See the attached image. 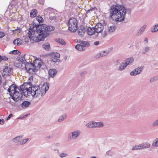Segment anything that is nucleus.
<instances>
[{
	"mask_svg": "<svg viewBox=\"0 0 158 158\" xmlns=\"http://www.w3.org/2000/svg\"><path fill=\"white\" fill-rule=\"evenodd\" d=\"M33 25L32 28H30L28 34L30 40L35 42L44 40L49 35L48 32L54 29L53 26L45 24H37L34 23Z\"/></svg>",
	"mask_w": 158,
	"mask_h": 158,
	"instance_id": "f257e3e1",
	"label": "nucleus"
},
{
	"mask_svg": "<svg viewBox=\"0 0 158 158\" xmlns=\"http://www.w3.org/2000/svg\"><path fill=\"white\" fill-rule=\"evenodd\" d=\"M110 18L116 22H121L125 18L126 10L122 6H113L111 8Z\"/></svg>",
	"mask_w": 158,
	"mask_h": 158,
	"instance_id": "f03ea898",
	"label": "nucleus"
},
{
	"mask_svg": "<svg viewBox=\"0 0 158 158\" xmlns=\"http://www.w3.org/2000/svg\"><path fill=\"white\" fill-rule=\"evenodd\" d=\"M49 84L47 82L44 83L40 89L38 86H33L30 87V92L34 98H40L44 95L48 90Z\"/></svg>",
	"mask_w": 158,
	"mask_h": 158,
	"instance_id": "7ed1b4c3",
	"label": "nucleus"
},
{
	"mask_svg": "<svg viewBox=\"0 0 158 158\" xmlns=\"http://www.w3.org/2000/svg\"><path fill=\"white\" fill-rule=\"evenodd\" d=\"M77 20L75 18L70 19L68 21L69 29L72 32H75L77 28Z\"/></svg>",
	"mask_w": 158,
	"mask_h": 158,
	"instance_id": "20e7f679",
	"label": "nucleus"
},
{
	"mask_svg": "<svg viewBox=\"0 0 158 158\" xmlns=\"http://www.w3.org/2000/svg\"><path fill=\"white\" fill-rule=\"evenodd\" d=\"M30 82L25 83L23 85H22L20 89L22 91L23 94L25 96L31 94L30 92Z\"/></svg>",
	"mask_w": 158,
	"mask_h": 158,
	"instance_id": "39448f33",
	"label": "nucleus"
},
{
	"mask_svg": "<svg viewBox=\"0 0 158 158\" xmlns=\"http://www.w3.org/2000/svg\"><path fill=\"white\" fill-rule=\"evenodd\" d=\"M10 96H11L12 98L15 102H17L21 99L23 96L21 90H17L15 92H11L10 93Z\"/></svg>",
	"mask_w": 158,
	"mask_h": 158,
	"instance_id": "423d86ee",
	"label": "nucleus"
},
{
	"mask_svg": "<svg viewBox=\"0 0 158 158\" xmlns=\"http://www.w3.org/2000/svg\"><path fill=\"white\" fill-rule=\"evenodd\" d=\"M81 133L79 130H76L69 133L68 135V138L70 140H75L78 138Z\"/></svg>",
	"mask_w": 158,
	"mask_h": 158,
	"instance_id": "0eeeda50",
	"label": "nucleus"
},
{
	"mask_svg": "<svg viewBox=\"0 0 158 158\" xmlns=\"http://www.w3.org/2000/svg\"><path fill=\"white\" fill-rule=\"evenodd\" d=\"M25 68L27 72L30 73L32 72H35L34 69H32L34 67V64L32 63L27 62L25 64Z\"/></svg>",
	"mask_w": 158,
	"mask_h": 158,
	"instance_id": "6e6552de",
	"label": "nucleus"
},
{
	"mask_svg": "<svg viewBox=\"0 0 158 158\" xmlns=\"http://www.w3.org/2000/svg\"><path fill=\"white\" fill-rule=\"evenodd\" d=\"M51 60L54 62H59L60 60V55L57 52L52 53L51 55Z\"/></svg>",
	"mask_w": 158,
	"mask_h": 158,
	"instance_id": "1a4fd4ad",
	"label": "nucleus"
},
{
	"mask_svg": "<svg viewBox=\"0 0 158 158\" xmlns=\"http://www.w3.org/2000/svg\"><path fill=\"white\" fill-rule=\"evenodd\" d=\"M94 27L95 32L97 33H99L103 30L104 26L101 23H98Z\"/></svg>",
	"mask_w": 158,
	"mask_h": 158,
	"instance_id": "9d476101",
	"label": "nucleus"
},
{
	"mask_svg": "<svg viewBox=\"0 0 158 158\" xmlns=\"http://www.w3.org/2000/svg\"><path fill=\"white\" fill-rule=\"evenodd\" d=\"M17 90H19V88L17 87L15 85L13 84L9 86L7 91L10 94L11 92H15Z\"/></svg>",
	"mask_w": 158,
	"mask_h": 158,
	"instance_id": "9b49d317",
	"label": "nucleus"
},
{
	"mask_svg": "<svg viewBox=\"0 0 158 158\" xmlns=\"http://www.w3.org/2000/svg\"><path fill=\"white\" fill-rule=\"evenodd\" d=\"M142 68H138L135 69L133 71L131 72L130 75L131 76H135L140 73L142 70Z\"/></svg>",
	"mask_w": 158,
	"mask_h": 158,
	"instance_id": "f8f14e48",
	"label": "nucleus"
},
{
	"mask_svg": "<svg viewBox=\"0 0 158 158\" xmlns=\"http://www.w3.org/2000/svg\"><path fill=\"white\" fill-rule=\"evenodd\" d=\"M85 28L82 26H80L78 30V34L81 37H83L85 32Z\"/></svg>",
	"mask_w": 158,
	"mask_h": 158,
	"instance_id": "ddd939ff",
	"label": "nucleus"
},
{
	"mask_svg": "<svg viewBox=\"0 0 158 158\" xmlns=\"http://www.w3.org/2000/svg\"><path fill=\"white\" fill-rule=\"evenodd\" d=\"M57 73V70L55 69H50L48 71V73L50 77H54L56 75Z\"/></svg>",
	"mask_w": 158,
	"mask_h": 158,
	"instance_id": "4468645a",
	"label": "nucleus"
},
{
	"mask_svg": "<svg viewBox=\"0 0 158 158\" xmlns=\"http://www.w3.org/2000/svg\"><path fill=\"white\" fill-rule=\"evenodd\" d=\"M86 32L88 35H92L95 33V31L94 27H88L87 28Z\"/></svg>",
	"mask_w": 158,
	"mask_h": 158,
	"instance_id": "2eb2a0df",
	"label": "nucleus"
},
{
	"mask_svg": "<svg viewBox=\"0 0 158 158\" xmlns=\"http://www.w3.org/2000/svg\"><path fill=\"white\" fill-rule=\"evenodd\" d=\"M141 150L148 148H150V145L148 142L143 143L140 144Z\"/></svg>",
	"mask_w": 158,
	"mask_h": 158,
	"instance_id": "dca6fc26",
	"label": "nucleus"
},
{
	"mask_svg": "<svg viewBox=\"0 0 158 158\" xmlns=\"http://www.w3.org/2000/svg\"><path fill=\"white\" fill-rule=\"evenodd\" d=\"M25 54L23 55V56H21V57H18L17 58L18 60L20 62L21 64H25L26 63V58L25 57Z\"/></svg>",
	"mask_w": 158,
	"mask_h": 158,
	"instance_id": "f3484780",
	"label": "nucleus"
},
{
	"mask_svg": "<svg viewBox=\"0 0 158 158\" xmlns=\"http://www.w3.org/2000/svg\"><path fill=\"white\" fill-rule=\"evenodd\" d=\"M34 66L35 67H37L38 68H40L42 66V62L41 61H39V60H35V61L34 62Z\"/></svg>",
	"mask_w": 158,
	"mask_h": 158,
	"instance_id": "a211bd4d",
	"label": "nucleus"
},
{
	"mask_svg": "<svg viewBox=\"0 0 158 158\" xmlns=\"http://www.w3.org/2000/svg\"><path fill=\"white\" fill-rule=\"evenodd\" d=\"M23 136L20 135L17 136L13 139V141L15 143H18L17 145H20V141H21V139L23 138Z\"/></svg>",
	"mask_w": 158,
	"mask_h": 158,
	"instance_id": "6ab92c4d",
	"label": "nucleus"
},
{
	"mask_svg": "<svg viewBox=\"0 0 158 158\" xmlns=\"http://www.w3.org/2000/svg\"><path fill=\"white\" fill-rule=\"evenodd\" d=\"M13 44L15 45H20L22 44V40L19 38H17L13 41Z\"/></svg>",
	"mask_w": 158,
	"mask_h": 158,
	"instance_id": "aec40b11",
	"label": "nucleus"
},
{
	"mask_svg": "<svg viewBox=\"0 0 158 158\" xmlns=\"http://www.w3.org/2000/svg\"><path fill=\"white\" fill-rule=\"evenodd\" d=\"M134 59L132 57L127 59L125 61V63L127 66L128 65L131 64L134 61Z\"/></svg>",
	"mask_w": 158,
	"mask_h": 158,
	"instance_id": "412c9836",
	"label": "nucleus"
},
{
	"mask_svg": "<svg viewBox=\"0 0 158 158\" xmlns=\"http://www.w3.org/2000/svg\"><path fill=\"white\" fill-rule=\"evenodd\" d=\"M31 104L30 102L25 101H23L21 104V106L23 108H26L29 106Z\"/></svg>",
	"mask_w": 158,
	"mask_h": 158,
	"instance_id": "4be33fe9",
	"label": "nucleus"
},
{
	"mask_svg": "<svg viewBox=\"0 0 158 158\" xmlns=\"http://www.w3.org/2000/svg\"><path fill=\"white\" fill-rule=\"evenodd\" d=\"M75 48L79 51H83L85 50L84 46L81 44H77L75 46Z\"/></svg>",
	"mask_w": 158,
	"mask_h": 158,
	"instance_id": "5701e85b",
	"label": "nucleus"
},
{
	"mask_svg": "<svg viewBox=\"0 0 158 158\" xmlns=\"http://www.w3.org/2000/svg\"><path fill=\"white\" fill-rule=\"evenodd\" d=\"M37 15V11L35 9H33L30 13V16L31 18L35 17Z\"/></svg>",
	"mask_w": 158,
	"mask_h": 158,
	"instance_id": "b1692460",
	"label": "nucleus"
},
{
	"mask_svg": "<svg viewBox=\"0 0 158 158\" xmlns=\"http://www.w3.org/2000/svg\"><path fill=\"white\" fill-rule=\"evenodd\" d=\"M12 71V69L10 67H7L4 69L5 72V74L9 75Z\"/></svg>",
	"mask_w": 158,
	"mask_h": 158,
	"instance_id": "393cba45",
	"label": "nucleus"
},
{
	"mask_svg": "<svg viewBox=\"0 0 158 158\" xmlns=\"http://www.w3.org/2000/svg\"><path fill=\"white\" fill-rule=\"evenodd\" d=\"M146 27V25H143L139 30L137 34V35H139L142 34L145 30Z\"/></svg>",
	"mask_w": 158,
	"mask_h": 158,
	"instance_id": "a878e982",
	"label": "nucleus"
},
{
	"mask_svg": "<svg viewBox=\"0 0 158 158\" xmlns=\"http://www.w3.org/2000/svg\"><path fill=\"white\" fill-rule=\"evenodd\" d=\"M115 30V26L114 25L110 26L108 27L107 29L108 32L109 33H110L114 32Z\"/></svg>",
	"mask_w": 158,
	"mask_h": 158,
	"instance_id": "bb28decb",
	"label": "nucleus"
},
{
	"mask_svg": "<svg viewBox=\"0 0 158 158\" xmlns=\"http://www.w3.org/2000/svg\"><path fill=\"white\" fill-rule=\"evenodd\" d=\"M94 128L101 127L103 126V124L101 122H94Z\"/></svg>",
	"mask_w": 158,
	"mask_h": 158,
	"instance_id": "cd10ccee",
	"label": "nucleus"
},
{
	"mask_svg": "<svg viewBox=\"0 0 158 158\" xmlns=\"http://www.w3.org/2000/svg\"><path fill=\"white\" fill-rule=\"evenodd\" d=\"M141 150L140 144L135 145L132 146L131 148V150L134 151V150Z\"/></svg>",
	"mask_w": 158,
	"mask_h": 158,
	"instance_id": "c85d7f7f",
	"label": "nucleus"
},
{
	"mask_svg": "<svg viewBox=\"0 0 158 158\" xmlns=\"http://www.w3.org/2000/svg\"><path fill=\"white\" fill-rule=\"evenodd\" d=\"M127 67V65L126 64L125 62L122 63L120 64L119 68V70L122 71L123 70Z\"/></svg>",
	"mask_w": 158,
	"mask_h": 158,
	"instance_id": "c756f323",
	"label": "nucleus"
},
{
	"mask_svg": "<svg viewBox=\"0 0 158 158\" xmlns=\"http://www.w3.org/2000/svg\"><path fill=\"white\" fill-rule=\"evenodd\" d=\"M151 31L153 33L157 31H158V24L154 25Z\"/></svg>",
	"mask_w": 158,
	"mask_h": 158,
	"instance_id": "7c9ffc66",
	"label": "nucleus"
},
{
	"mask_svg": "<svg viewBox=\"0 0 158 158\" xmlns=\"http://www.w3.org/2000/svg\"><path fill=\"white\" fill-rule=\"evenodd\" d=\"M86 126L89 128H94V122H90L87 123Z\"/></svg>",
	"mask_w": 158,
	"mask_h": 158,
	"instance_id": "2f4dec72",
	"label": "nucleus"
},
{
	"mask_svg": "<svg viewBox=\"0 0 158 158\" xmlns=\"http://www.w3.org/2000/svg\"><path fill=\"white\" fill-rule=\"evenodd\" d=\"M42 47L44 49L48 50L50 48V45L48 43H46L44 44H43L42 45Z\"/></svg>",
	"mask_w": 158,
	"mask_h": 158,
	"instance_id": "473e14b6",
	"label": "nucleus"
},
{
	"mask_svg": "<svg viewBox=\"0 0 158 158\" xmlns=\"http://www.w3.org/2000/svg\"><path fill=\"white\" fill-rule=\"evenodd\" d=\"M80 43L82 44V45L84 46V47H89L90 46V45L89 43L86 41H80Z\"/></svg>",
	"mask_w": 158,
	"mask_h": 158,
	"instance_id": "72a5a7b5",
	"label": "nucleus"
},
{
	"mask_svg": "<svg viewBox=\"0 0 158 158\" xmlns=\"http://www.w3.org/2000/svg\"><path fill=\"white\" fill-rule=\"evenodd\" d=\"M66 115L65 114L60 116L58 119V122H60L63 121L66 118Z\"/></svg>",
	"mask_w": 158,
	"mask_h": 158,
	"instance_id": "f704fd0d",
	"label": "nucleus"
},
{
	"mask_svg": "<svg viewBox=\"0 0 158 158\" xmlns=\"http://www.w3.org/2000/svg\"><path fill=\"white\" fill-rule=\"evenodd\" d=\"M152 146L153 147H158V138H156L152 143Z\"/></svg>",
	"mask_w": 158,
	"mask_h": 158,
	"instance_id": "c9c22d12",
	"label": "nucleus"
},
{
	"mask_svg": "<svg viewBox=\"0 0 158 158\" xmlns=\"http://www.w3.org/2000/svg\"><path fill=\"white\" fill-rule=\"evenodd\" d=\"M28 138H26L21 140L20 141V145H22L25 144L29 140Z\"/></svg>",
	"mask_w": 158,
	"mask_h": 158,
	"instance_id": "e433bc0d",
	"label": "nucleus"
},
{
	"mask_svg": "<svg viewBox=\"0 0 158 158\" xmlns=\"http://www.w3.org/2000/svg\"><path fill=\"white\" fill-rule=\"evenodd\" d=\"M56 41L57 43L63 45H65V42L64 40L62 39H59L56 40Z\"/></svg>",
	"mask_w": 158,
	"mask_h": 158,
	"instance_id": "4c0bfd02",
	"label": "nucleus"
},
{
	"mask_svg": "<svg viewBox=\"0 0 158 158\" xmlns=\"http://www.w3.org/2000/svg\"><path fill=\"white\" fill-rule=\"evenodd\" d=\"M152 126L153 127L158 126V118L156 119L152 123Z\"/></svg>",
	"mask_w": 158,
	"mask_h": 158,
	"instance_id": "58836bf2",
	"label": "nucleus"
},
{
	"mask_svg": "<svg viewBox=\"0 0 158 158\" xmlns=\"http://www.w3.org/2000/svg\"><path fill=\"white\" fill-rule=\"evenodd\" d=\"M36 20L39 22V23H42L43 21V19L40 16H38L36 18Z\"/></svg>",
	"mask_w": 158,
	"mask_h": 158,
	"instance_id": "ea45409f",
	"label": "nucleus"
},
{
	"mask_svg": "<svg viewBox=\"0 0 158 158\" xmlns=\"http://www.w3.org/2000/svg\"><path fill=\"white\" fill-rule=\"evenodd\" d=\"M103 86L104 88L106 89H109L110 87V85L108 83L106 82L104 84Z\"/></svg>",
	"mask_w": 158,
	"mask_h": 158,
	"instance_id": "a19ab883",
	"label": "nucleus"
},
{
	"mask_svg": "<svg viewBox=\"0 0 158 158\" xmlns=\"http://www.w3.org/2000/svg\"><path fill=\"white\" fill-rule=\"evenodd\" d=\"M19 53V52L17 50H13L12 51H10L9 52V54H16Z\"/></svg>",
	"mask_w": 158,
	"mask_h": 158,
	"instance_id": "79ce46f5",
	"label": "nucleus"
},
{
	"mask_svg": "<svg viewBox=\"0 0 158 158\" xmlns=\"http://www.w3.org/2000/svg\"><path fill=\"white\" fill-rule=\"evenodd\" d=\"M150 47L148 46L145 47L144 48V52H143V53H145L148 52L150 50Z\"/></svg>",
	"mask_w": 158,
	"mask_h": 158,
	"instance_id": "37998d69",
	"label": "nucleus"
},
{
	"mask_svg": "<svg viewBox=\"0 0 158 158\" xmlns=\"http://www.w3.org/2000/svg\"><path fill=\"white\" fill-rule=\"evenodd\" d=\"M108 54V52H106L105 51H103L101 52V57L105 56Z\"/></svg>",
	"mask_w": 158,
	"mask_h": 158,
	"instance_id": "c03bdc74",
	"label": "nucleus"
},
{
	"mask_svg": "<svg viewBox=\"0 0 158 158\" xmlns=\"http://www.w3.org/2000/svg\"><path fill=\"white\" fill-rule=\"evenodd\" d=\"M158 79V77H156L153 78H152L150 79V81L151 82H153L157 80Z\"/></svg>",
	"mask_w": 158,
	"mask_h": 158,
	"instance_id": "a18cd8bd",
	"label": "nucleus"
},
{
	"mask_svg": "<svg viewBox=\"0 0 158 158\" xmlns=\"http://www.w3.org/2000/svg\"><path fill=\"white\" fill-rule=\"evenodd\" d=\"M20 27L17 28L15 30L13 31L14 33H19L20 32Z\"/></svg>",
	"mask_w": 158,
	"mask_h": 158,
	"instance_id": "49530a36",
	"label": "nucleus"
},
{
	"mask_svg": "<svg viewBox=\"0 0 158 158\" xmlns=\"http://www.w3.org/2000/svg\"><path fill=\"white\" fill-rule=\"evenodd\" d=\"M68 156V154L67 153H62L60 155V157L61 158H63L66 157Z\"/></svg>",
	"mask_w": 158,
	"mask_h": 158,
	"instance_id": "de8ad7c7",
	"label": "nucleus"
},
{
	"mask_svg": "<svg viewBox=\"0 0 158 158\" xmlns=\"http://www.w3.org/2000/svg\"><path fill=\"white\" fill-rule=\"evenodd\" d=\"M101 57V52L98 53L95 56V57L96 58H98Z\"/></svg>",
	"mask_w": 158,
	"mask_h": 158,
	"instance_id": "09e8293b",
	"label": "nucleus"
},
{
	"mask_svg": "<svg viewBox=\"0 0 158 158\" xmlns=\"http://www.w3.org/2000/svg\"><path fill=\"white\" fill-rule=\"evenodd\" d=\"M5 35V34L4 32H0V38L3 37Z\"/></svg>",
	"mask_w": 158,
	"mask_h": 158,
	"instance_id": "8fccbe9b",
	"label": "nucleus"
},
{
	"mask_svg": "<svg viewBox=\"0 0 158 158\" xmlns=\"http://www.w3.org/2000/svg\"><path fill=\"white\" fill-rule=\"evenodd\" d=\"M1 59L2 60H6L8 59V58L5 56H1Z\"/></svg>",
	"mask_w": 158,
	"mask_h": 158,
	"instance_id": "3c124183",
	"label": "nucleus"
},
{
	"mask_svg": "<svg viewBox=\"0 0 158 158\" xmlns=\"http://www.w3.org/2000/svg\"><path fill=\"white\" fill-rule=\"evenodd\" d=\"M95 9V8H91V9H90L89 10H88L87 12H86V13L87 14H88L89 12L90 11H93V10H94Z\"/></svg>",
	"mask_w": 158,
	"mask_h": 158,
	"instance_id": "603ef678",
	"label": "nucleus"
},
{
	"mask_svg": "<svg viewBox=\"0 0 158 158\" xmlns=\"http://www.w3.org/2000/svg\"><path fill=\"white\" fill-rule=\"evenodd\" d=\"M4 120L3 119H0V124L2 125L4 124Z\"/></svg>",
	"mask_w": 158,
	"mask_h": 158,
	"instance_id": "864d4df0",
	"label": "nucleus"
},
{
	"mask_svg": "<svg viewBox=\"0 0 158 158\" xmlns=\"http://www.w3.org/2000/svg\"><path fill=\"white\" fill-rule=\"evenodd\" d=\"M12 116V114H10L8 116L7 118L6 119V120L7 121L9 119H10L11 117Z\"/></svg>",
	"mask_w": 158,
	"mask_h": 158,
	"instance_id": "5fc2aeb1",
	"label": "nucleus"
},
{
	"mask_svg": "<svg viewBox=\"0 0 158 158\" xmlns=\"http://www.w3.org/2000/svg\"><path fill=\"white\" fill-rule=\"evenodd\" d=\"M107 35V31H105L102 36L103 37H105Z\"/></svg>",
	"mask_w": 158,
	"mask_h": 158,
	"instance_id": "6e6d98bb",
	"label": "nucleus"
},
{
	"mask_svg": "<svg viewBox=\"0 0 158 158\" xmlns=\"http://www.w3.org/2000/svg\"><path fill=\"white\" fill-rule=\"evenodd\" d=\"M94 44L95 45H98L99 44V41H97L94 42Z\"/></svg>",
	"mask_w": 158,
	"mask_h": 158,
	"instance_id": "4d7b16f0",
	"label": "nucleus"
},
{
	"mask_svg": "<svg viewBox=\"0 0 158 158\" xmlns=\"http://www.w3.org/2000/svg\"><path fill=\"white\" fill-rule=\"evenodd\" d=\"M86 74V72H84L82 73H81V75L82 76Z\"/></svg>",
	"mask_w": 158,
	"mask_h": 158,
	"instance_id": "13d9d810",
	"label": "nucleus"
},
{
	"mask_svg": "<svg viewBox=\"0 0 158 158\" xmlns=\"http://www.w3.org/2000/svg\"><path fill=\"white\" fill-rule=\"evenodd\" d=\"M38 2L41 4H43V3L44 0H38Z\"/></svg>",
	"mask_w": 158,
	"mask_h": 158,
	"instance_id": "bf43d9fd",
	"label": "nucleus"
},
{
	"mask_svg": "<svg viewBox=\"0 0 158 158\" xmlns=\"http://www.w3.org/2000/svg\"><path fill=\"white\" fill-rule=\"evenodd\" d=\"M33 77L32 76H31L29 77V80L31 81V80H32L33 79Z\"/></svg>",
	"mask_w": 158,
	"mask_h": 158,
	"instance_id": "052dcab7",
	"label": "nucleus"
},
{
	"mask_svg": "<svg viewBox=\"0 0 158 158\" xmlns=\"http://www.w3.org/2000/svg\"><path fill=\"white\" fill-rule=\"evenodd\" d=\"M11 82V81H10V80H8V81H7L6 82H5V84H7L8 83H9V82Z\"/></svg>",
	"mask_w": 158,
	"mask_h": 158,
	"instance_id": "680f3d73",
	"label": "nucleus"
},
{
	"mask_svg": "<svg viewBox=\"0 0 158 158\" xmlns=\"http://www.w3.org/2000/svg\"><path fill=\"white\" fill-rule=\"evenodd\" d=\"M144 41H145V42H146V43H148V39H147V38H145V39H144Z\"/></svg>",
	"mask_w": 158,
	"mask_h": 158,
	"instance_id": "e2e57ef3",
	"label": "nucleus"
},
{
	"mask_svg": "<svg viewBox=\"0 0 158 158\" xmlns=\"http://www.w3.org/2000/svg\"><path fill=\"white\" fill-rule=\"evenodd\" d=\"M120 64V62L119 61V60H117V61H116V64Z\"/></svg>",
	"mask_w": 158,
	"mask_h": 158,
	"instance_id": "0e129e2a",
	"label": "nucleus"
},
{
	"mask_svg": "<svg viewBox=\"0 0 158 158\" xmlns=\"http://www.w3.org/2000/svg\"><path fill=\"white\" fill-rule=\"evenodd\" d=\"M90 158H97L96 157L94 156H93L90 157Z\"/></svg>",
	"mask_w": 158,
	"mask_h": 158,
	"instance_id": "69168bd1",
	"label": "nucleus"
},
{
	"mask_svg": "<svg viewBox=\"0 0 158 158\" xmlns=\"http://www.w3.org/2000/svg\"><path fill=\"white\" fill-rule=\"evenodd\" d=\"M27 115H28V114H27V115H25L24 116H25V117H26Z\"/></svg>",
	"mask_w": 158,
	"mask_h": 158,
	"instance_id": "338daca9",
	"label": "nucleus"
},
{
	"mask_svg": "<svg viewBox=\"0 0 158 158\" xmlns=\"http://www.w3.org/2000/svg\"><path fill=\"white\" fill-rule=\"evenodd\" d=\"M50 136H49L48 137V138H50Z\"/></svg>",
	"mask_w": 158,
	"mask_h": 158,
	"instance_id": "774afa93",
	"label": "nucleus"
}]
</instances>
